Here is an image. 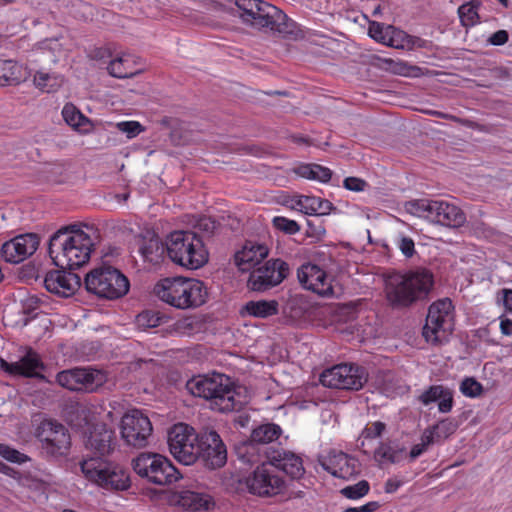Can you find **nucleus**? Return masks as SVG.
Instances as JSON below:
<instances>
[{
    "label": "nucleus",
    "instance_id": "f257e3e1",
    "mask_svg": "<svg viewBox=\"0 0 512 512\" xmlns=\"http://www.w3.org/2000/svg\"><path fill=\"white\" fill-rule=\"evenodd\" d=\"M93 248L94 242L87 232L69 226L52 235L48 254L57 267L75 270L88 263Z\"/></svg>",
    "mask_w": 512,
    "mask_h": 512
},
{
    "label": "nucleus",
    "instance_id": "f03ea898",
    "mask_svg": "<svg viewBox=\"0 0 512 512\" xmlns=\"http://www.w3.org/2000/svg\"><path fill=\"white\" fill-rule=\"evenodd\" d=\"M243 23L256 29H268L283 37H295L299 33L297 23L276 6L262 0H235Z\"/></svg>",
    "mask_w": 512,
    "mask_h": 512
},
{
    "label": "nucleus",
    "instance_id": "7ed1b4c3",
    "mask_svg": "<svg viewBox=\"0 0 512 512\" xmlns=\"http://www.w3.org/2000/svg\"><path fill=\"white\" fill-rule=\"evenodd\" d=\"M186 387L192 395L208 400L213 410L222 413L238 411L244 405L240 393L225 374L194 377L187 382Z\"/></svg>",
    "mask_w": 512,
    "mask_h": 512
},
{
    "label": "nucleus",
    "instance_id": "20e7f679",
    "mask_svg": "<svg viewBox=\"0 0 512 512\" xmlns=\"http://www.w3.org/2000/svg\"><path fill=\"white\" fill-rule=\"evenodd\" d=\"M433 284V274L425 268L396 274L389 277L386 282V297L393 306L408 307L416 301L424 299Z\"/></svg>",
    "mask_w": 512,
    "mask_h": 512
},
{
    "label": "nucleus",
    "instance_id": "39448f33",
    "mask_svg": "<svg viewBox=\"0 0 512 512\" xmlns=\"http://www.w3.org/2000/svg\"><path fill=\"white\" fill-rule=\"evenodd\" d=\"M154 293L163 302L182 310L200 307L208 296L202 281L184 277L160 280L154 287Z\"/></svg>",
    "mask_w": 512,
    "mask_h": 512
},
{
    "label": "nucleus",
    "instance_id": "423d86ee",
    "mask_svg": "<svg viewBox=\"0 0 512 512\" xmlns=\"http://www.w3.org/2000/svg\"><path fill=\"white\" fill-rule=\"evenodd\" d=\"M166 253L173 263L189 270L202 268L209 260L202 238L188 230L173 231L167 236Z\"/></svg>",
    "mask_w": 512,
    "mask_h": 512
},
{
    "label": "nucleus",
    "instance_id": "0eeeda50",
    "mask_svg": "<svg viewBox=\"0 0 512 512\" xmlns=\"http://www.w3.org/2000/svg\"><path fill=\"white\" fill-rule=\"evenodd\" d=\"M86 480L99 488L110 491H126L131 486L129 471L118 463L90 457L80 463Z\"/></svg>",
    "mask_w": 512,
    "mask_h": 512
},
{
    "label": "nucleus",
    "instance_id": "6e6552de",
    "mask_svg": "<svg viewBox=\"0 0 512 512\" xmlns=\"http://www.w3.org/2000/svg\"><path fill=\"white\" fill-rule=\"evenodd\" d=\"M84 284L89 293L108 300L123 297L130 288L128 278L120 270L109 265L92 269L86 274Z\"/></svg>",
    "mask_w": 512,
    "mask_h": 512
},
{
    "label": "nucleus",
    "instance_id": "1a4fd4ad",
    "mask_svg": "<svg viewBox=\"0 0 512 512\" xmlns=\"http://www.w3.org/2000/svg\"><path fill=\"white\" fill-rule=\"evenodd\" d=\"M133 469L140 477L156 485H169L181 478L171 461L156 453H141L133 460Z\"/></svg>",
    "mask_w": 512,
    "mask_h": 512
},
{
    "label": "nucleus",
    "instance_id": "9d476101",
    "mask_svg": "<svg viewBox=\"0 0 512 512\" xmlns=\"http://www.w3.org/2000/svg\"><path fill=\"white\" fill-rule=\"evenodd\" d=\"M454 306L449 298L439 299L429 307L423 336L433 344L447 341L453 331Z\"/></svg>",
    "mask_w": 512,
    "mask_h": 512
},
{
    "label": "nucleus",
    "instance_id": "9b49d317",
    "mask_svg": "<svg viewBox=\"0 0 512 512\" xmlns=\"http://www.w3.org/2000/svg\"><path fill=\"white\" fill-rule=\"evenodd\" d=\"M199 440L194 428L185 423L173 425L168 432L170 453L184 465H192L199 459Z\"/></svg>",
    "mask_w": 512,
    "mask_h": 512
},
{
    "label": "nucleus",
    "instance_id": "f8f14e48",
    "mask_svg": "<svg viewBox=\"0 0 512 512\" xmlns=\"http://www.w3.org/2000/svg\"><path fill=\"white\" fill-rule=\"evenodd\" d=\"M40 442L41 451L47 457H60L68 454L71 447V437L68 429L61 423L45 419L35 431Z\"/></svg>",
    "mask_w": 512,
    "mask_h": 512
},
{
    "label": "nucleus",
    "instance_id": "ddd939ff",
    "mask_svg": "<svg viewBox=\"0 0 512 512\" xmlns=\"http://www.w3.org/2000/svg\"><path fill=\"white\" fill-rule=\"evenodd\" d=\"M413 206L420 217L448 227H460L466 221L465 213L456 205L443 200H417Z\"/></svg>",
    "mask_w": 512,
    "mask_h": 512
},
{
    "label": "nucleus",
    "instance_id": "4468645a",
    "mask_svg": "<svg viewBox=\"0 0 512 512\" xmlns=\"http://www.w3.org/2000/svg\"><path fill=\"white\" fill-rule=\"evenodd\" d=\"M320 382L328 388L359 390L367 382V373L355 364H339L323 371Z\"/></svg>",
    "mask_w": 512,
    "mask_h": 512
},
{
    "label": "nucleus",
    "instance_id": "2eb2a0df",
    "mask_svg": "<svg viewBox=\"0 0 512 512\" xmlns=\"http://www.w3.org/2000/svg\"><path fill=\"white\" fill-rule=\"evenodd\" d=\"M153 431L149 418L140 410L133 409L121 420V436L127 445L142 448L147 445Z\"/></svg>",
    "mask_w": 512,
    "mask_h": 512
},
{
    "label": "nucleus",
    "instance_id": "dca6fc26",
    "mask_svg": "<svg viewBox=\"0 0 512 512\" xmlns=\"http://www.w3.org/2000/svg\"><path fill=\"white\" fill-rule=\"evenodd\" d=\"M289 265L281 259H270L264 265L253 269L248 287L253 291H266L279 285L289 275Z\"/></svg>",
    "mask_w": 512,
    "mask_h": 512
},
{
    "label": "nucleus",
    "instance_id": "f3484780",
    "mask_svg": "<svg viewBox=\"0 0 512 512\" xmlns=\"http://www.w3.org/2000/svg\"><path fill=\"white\" fill-rule=\"evenodd\" d=\"M245 482L250 493L261 497L278 495L285 486L284 480L275 473L269 462L257 466Z\"/></svg>",
    "mask_w": 512,
    "mask_h": 512
},
{
    "label": "nucleus",
    "instance_id": "a211bd4d",
    "mask_svg": "<svg viewBox=\"0 0 512 512\" xmlns=\"http://www.w3.org/2000/svg\"><path fill=\"white\" fill-rule=\"evenodd\" d=\"M199 459L210 469L220 468L227 460V450L216 431L204 432L198 443Z\"/></svg>",
    "mask_w": 512,
    "mask_h": 512
},
{
    "label": "nucleus",
    "instance_id": "6ab92c4d",
    "mask_svg": "<svg viewBox=\"0 0 512 512\" xmlns=\"http://www.w3.org/2000/svg\"><path fill=\"white\" fill-rule=\"evenodd\" d=\"M39 243V237L34 233L18 235L3 243L0 253L6 262L20 263L35 253Z\"/></svg>",
    "mask_w": 512,
    "mask_h": 512
},
{
    "label": "nucleus",
    "instance_id": "aec40b11",
    "mask_svg": "<svg viewBox=\"0 0 512 512\" xmlns=\"http://www.w3.org/2000/svg\"><path fill=\"white\" fill-rule=\"evenodd\" d=\"M0 367L12 376L44 379V375L40 373V370L45 368L44 363L40 355L31 347H26L25 354L16 362H7L2 359Z\"/></svg>",
    "mask_w": 512,
    "mask_h": 512
},
{
    "label": "nucleus",
    "instance_id": "412c9836",
    "mask_svg": "<svg viewBox=\"0 0 512 512\" xmlns=\"http://www.w3.org/2000/svg\"><path fill=\"white\" fill-rule=\"evenodd\" d=\"M297 277L305 289L316 294L327 296L333 292L326 272L315 264L306 263L301 265L297 271Z\"/></svg>",
    "mask_w": 512,
    "mask_h": 512
},
{
    "label": "nucleus",
    "instance_id": "4be33fe9",
    "mask_svg": "<svg viewBox=\"0 0 512 512\" xmlns=\"http://www.w3.org/2000/svg\"><path fill=\"white\" fill-rule=\"evenodd\" d=\"M265 457L272 467L283 471L292 479H299L305 472L302 458L291 451L283 449L266 450Z\"/></svg>",
    "mask_w": 512,
    "mask_h": 512
},
{
    "label": "nucleus",
    "instance_id": "5701e85b",
    "mask_svg": "<svg viewBox=\"0 0 512 512\" xmlns=\"http://www.w3.org/2000/svg\"><path fill=\"white\" fill-rule=\"evenodd\" d=\"M44 286L47 291L59 296L69 297L80 286V277L65 269L49 271L44 278Z\"/></svg>",
    "mask_w": 512,
    "mask_h": 512
},
{
    "label": "nucleus",
    "instance_id": "b1692460",
    "mask_svg": "<svg viewBox=\"0 0 512 512\" xmlns=\"http://www.w3.org/2000/svg\"><path fill=\"white\" fill-rule=\"evenodd\" d=\"M94 371L85 368H74L57 374L58 384L71 391H92L97 385Z\"/></svg>",
    "mask_w": 512,
    "mask_h": 512
},
{
    "label": "nucleus",
    "instance_id": "393cba45",
    "mask_svg": "<svg viewBox=\"0 0 512 512\" xmlns=\"http://www.w3.org/2000/svg\"><path fill=\"white\" fill-rule=\"evenodd\" d=\"M323 468L331 475L350 479L358 474V460L344 452H331L322 462Z\"/></svg>",
    "mask_w": 512,
    "mask_h": 512
},
{
    "label": "nucleus",
    "instance_id": "a878e982",
    "mask_svg": "<svg viewBox=\"0 0 512 512\" xmlns=\"http://www.w3.org/2000/svg\"><path fill=\"white\" fill-rule=\"evenodd\" d=\"M417 401L423 406L437 402L440 413H449L454 406V392L441 384L430 385L417 396Z\"/></svg>",
    "mask_w": 512,
    "mask_h": 512
},
{
    "label": "nucleus",
    "instance_id": "bb28decb",
    "mask_svg": "<svg viewBox=\"0 0 512 512\" xmlns=\"http://www.w3.org/2000/svg\"><path fill=\"white\" fill-rule=\"evenodd\" d=\"M266 245L247 241L242 249L235 254V264L245 272L259 265L267 256Z\"/></svg>",
    "mask_w": 512,
    "mask_h": 512
},
{
    "label": "nucleus",
    "instance_id": "cd10ccee",
    "mask_svg": "<svg viewBox=\"0 0 512 512\" xmlns=\"http://www.w3.org/2000/svg\"><path fill=\"white\" fill-rule=\"evenodd\" d=\"M87 448L100 456L110 454L116 446V437L113 430L106 425L96 426L86 441Z\"/></svg>",
    "mask_w": 512,
    "mask_h": 512
},
{
    "label": "nucleus",
    "instance_id": "c85d7f7f",
    "mask_svg": "<svg viewBox=\"0 0 512 512\" xmlns=\"http://www.w3.org/2000/svg\"><path fill=\"white\" fill-rule=\"evenodd\" d=\"M176 503L185 510L193 512L208 511L215 505L209 494L191 490L180 491L176 496Z\"/></svg>",
    "mask_w": 512,
    "mask_h": 512
},
{
    "label": "nucleus",
    "instance_id": "c756f323",
    "mask_svg": "<svg viewBox=\"0 0 512 512\" xmlns=\"http://www.w3.org/2000/svg\"><path fill=\"white\" fill-rule=\"evenodd\" d=\"M388 29L390 34L389 38H387V46L408 51L415 48L427 47V41L425 39L410 35L407 32L392 25H388Z\"/></svg>",
    "mask_w": 512,
    "mask_h": 512
},
{
    "label": "nucleus",
    "instance_id": "7c9ffc66",
    "mask_svg": "<svg viewBox=\"0 0 512 512\" xmlns=\"http://www.w3.org/2000/svg\"><path fill=\"white\" fill-rule=\"evenodd\" d=\"M26 68L15 60L0 59V87L14 86L27 79Z\"/></svg>",
    "mask_w": 512,
    "mask_h": 512
},
{
    "label": "nucleus",
    "instance_id": "2f4dec72",
    "mask_svg": "<svg viewBox=\"0 0 512 512\" xmlns=\"http://www.w3.org/2000/svg\"><path fill=\"white\" fill-rule=\"evenodd\" d=\"M298 209L307 215H325L333 209V204L316 196H300L296 201Z\"/></svg>",
    "mask_w": 512,
    "mask_h": 512
},
{
    "label": "nucleus",
    "instance_id": "473e14b6",
    "mask_svg": "<svg viewBox=\"0 0 512 512\" xmlns=\"http://www.w3.org/2000/svg\"><path fill=\"white\" fill-rule=\"evenodd\" d=\"M293 173L299 177L327 183L332 177V171L319 164L303 163L292 169Z\"/></svg>",
    "mask_w": 512,
    "mask_h": 512
},
{
    "label": "nucleus",
    "instance_id": "72a5a7b5",
    "mask_svg": "<svg viewBox=\"0 0 512 512\" xmlns=\"http://www.w3.org/2000/svg\"><path fill=\"white\" fill-rule=\"evenodd\" d=\"M134 60L131 55L124 54L110 61L107 69L111 76L116 78H130L138 74L140 69L133 66Z\"/></svg>",
    "mask_w": 512,
    "mask_h": 512
},
{
    "label": "nucleus",
    "instance_id": "f704fd0d",
    "mask_svg": "<svg viewBox=\"0 0 512 512\" xmlns=\"http://www.w3.org/2000/svg\"><path fill=\"white\" fill-rule=\"evenodd\" d=\"M61 114L66 124L74 130L89 131L90 120L74 104L66 103Z\"/></svg>",
    "mask_w": 512,
    "mask_h": 512
},
{
    "label": "nucleus",
    "instance_id": "c9c22d12",
    "mask_svg": "<svg viewBox=\"0 0 512 512\" xmlns=\"http://www.w3.org/2000/svg\"><path fill=\"white\" fill-rule=\"evenodd\" d=\"M282 434V429L274 423L261 424L251 432V439L261 447L265 444L276 441Z\"/></svg>",
    "mask_w": 512,
    "mask_h": 512
},
{
    "label": "nucleus",
    "instance_id": "e433bc0d",
    "mask_svg": "<svg viewBox=\"0 0 512 512\" xmlns=\"http://www.w3.org/2000/svg\"><path fill=\"white\" fill-rule=\"evenodd\" d=\"M266 450L269 449H263L258 443L250 438L248 441L237 446L236 453L242 462L252 465L261 461L262 455H265Z\"/></svg>",
    "mask_w": 512,
    "mask_h": 512
},
{
    "label": "nucleus",
    "instance_id": "4c0bfd02",
    "mask_svg": "<svg viewBox=\"0 0 512 512\" xmlns=\"http://www.w3.org/2000/svg\"><path fill=\"white\" fill-rule=\"evenodd\" d=\"M244 309L250 316L267 318L278 313V303L275 300L249 301Z\"/></svg>",
    "mask_w": 512,
    "mask_h": 512
},
{
    "label": "nucleus",
    "instance_id": "58836bf2",
    "mask_svg": "<svg viewBox=\"0 0 512 512\" xmlns=\"http://www.w3.org/2000/svg\"><path fill=\"white\" fill-rule=\"evenodd\" d=\"M34 85L42 92L51 93L57 91L63 84V77L56 73L36 72Z\"/></svg>",
    "mask_w": 512,
    "mask_h": 512
},
{
    "label": "nucleus",
    "instance_id": "ea45409f",
    "mask_svg": "<svg viewBox=\"0 0 512 512\" xmlns=\"http://www.w3.org/2000/svg\"><path fill=\"white\" fill-rule=\"evenodd\" d=\"M140 251L146 261L158 264L166 252V242L163 243L158 239H150L141 247Z\"/></svg>",
    "mask_w": 512,
    "mask_h": 512
},
{
    "label": "nucleus",
    "instance_id": "a19ab883",
    "mask_svg": "<svg viewBox=\"0 0 512 512\" xmlns=\"http://www.w3.org/2000/svg\"><path fill=\"white\" fill-rule=\"evenodd\" d=\"M403 449H396L390 443L380 442L374 451V457L379 462L398 463L402 457Z\"/></svg>",
    "mask_w": 512,
    "mask_h": 512
},
{
    "label": "nucleus",
    "instance_id": "79ce46f5",
    "mask_svg": "<svg viewBox=\"0 0 512 512\" xmlns=\"http://www.w3.org/2000/svg\"><path fill=\"white\" fill-rule=\"evenodd\" d=\"M385 430L386 424L384 422L374 421L367 423L359 437L360 445L364 447L367 441L381 437Z\"/></svg>",
    "mask_w": 512,
    "mask_h": 512
},
{
    "label": "nucleus",
    "instance_id": "37998d69",
    "mask_svg": "<svg viewBox=\"0 0 512 512\" xmlns=\"http://www.w3.org/2000/svg\"><path fill=\"white\" fill-rule=\"evenodd\" d=\"M0 456L8 462L24 464L30 461V457L7 444L0 443Z\"/></svg>",
    "mask_w": 512,
    "mask_h": 512
},
{
    "label": "nucleus",
    "instance_id": "c03bdc74",
    "mask_svg": "<svg viewBox=\"0 0 512 512\" xmlns=\"http://www.w3.org/2000/svg\"><path fill=\"white\" fill-rule=\"evenodd\" d=\"M369 490V483L366 480H361L354 485L344 487L341 494L348 499L357 500L368 494Z\"/></svg>",
    "mask_w": 512,
    "mask_h": 512
},
{
    "label": "nucleus",
    "instance_id": "a18cd8bd",
    "mask_svg": "<svg viewBox=\"0 0 512 512\" xmlns=\"http://www.w3.org/2000/svg\"><path fill=\"white\" fill-rule=\"evenodd\" d=\"M275 229L288 235H294L301 229L300 225L295 221L283 216H275L272 220Z\"/></svg>",
    "mask_w": 512,
    "mask_h": 512
},
{
    "label": "nucleus",
    "instance_id": "49530a36",
    "mask_svg": "<svg viewBox=\"0 0 512 512\" xmlns=\"http://www.w3.org/2000/svg\"><path fill=\"white\" fill-rule=\"evenodd\" d=\"M460 392L470 398H476L483 392V386L473 377H466L460 384Z\"/></svg>",
    "mask_w": 512,
    "mask_h": 512
},
{
    "label": "nucleus",
    "instance_id": "de8ad7c7",
    "mask_svg": "<svg viewBox=\"0 0 512 512\" xmlns=\"http://www.w3.org/2000/svg\"><path fill=\"white\" fill-rule=\"evenodd\" d=\"M368 34L372 39L386 45L390 32L388 25L384 26L383 24L374 21L369 24Z\"/></svg>",
    "mask_w": 512,
    "mask_h": 512
},
{
    "label": "nucleus",
    "instance_id": "09e8293b",
    "mask_svg": "<svg viewBox=\"0 0 512 512\" xmlns=\"http://www.w3.org/2000/svg\"><path fill=\"white\" fill-rule=\"evenodd\" d=\"M136 320L139 326L144 328H152L160 324L161 316L155 311L146 310L138 314Z\"/></svg>",
    "mask_w": 512,
    "mask_h": 512
},
{
    "label": "nucleus",
    "instance_id": "8fccbe9b",
    "mask_svg": "<svg viewBox=\"0 0 512 512\" xmlns=\"http://www.w3.org/2000/svg\"><path fill=\"white\" fill-rule=\"evenodd\" d=\"M458 14L463 25H473L476 23L478 13L476 8L470 4H463L458 8Z\"/></svg>",
    "mask_w": 512,
    "mask_h": 512
},
{
    "label": "nucleus",
    "instance_id": "3c124183",
    "mask_svg": "<svg viewBox=\"0 0 512 512\" xmlns=\"http://www.w3.org/2000/svg\"><path fill=\"white\" fill-rule=\"evenodd\" d=\"M433 429L435 430L436 437L438 439H445L455 432L456 426L451 420L446 419L434 425Z\"/></svg>",
    "mask_w": 512,
    "mask_h": 512
},
{
    "label": "nucleus",
    "instance_id": "603ef678",
    "mask_svg": "<svg viewBox=\"0 0 512 512\" xmlns=\"http://www.w3.org/2000/svg\"><path fill=\"white\" fill-rule=\"evenodd\" d=\"M397 247L406 258H411L416 253L413 239L407 236L400 237Z\"/></svg>",
    "mask_w": 512,
    "mask_h": 512
},
{
    "label": "nucleus",
    "instance_id": "864d4df0",
    "mask_svg": "<svg viewBox=\"0 0 512 512\" xmlns=\"http://www.w3.org/2000/svg\"><path fill=\"white\" fill-rule=\"evenodd\" d=\"M120 131L125 132L128 137L132 138L137 136L143 131L141 124L137 121H123L118 123Z\"/></svg>",
    "mask_w": 512,
    "mask_h": 512
},
{
    "label": "nucleus",
    "instance_id": "5fc2aeb1",
    "mask_svg": "<svg viewBox=\"0 0 512 512\" xmlns=\"http://www.w3.org/2000/svg\"><path fill=\"white\" fill-rule=\"evenodd\" d=\"M87 55L92 60L101 61L109 59L112 56V51L109 47L106 46L93 47L88 51Z\"/></svg>",
    "mask_w": 512,
    "mask_h": 512
},
{
    "label": "nucleus",
    "instance_id": "6e6d98bb",
    "mask_svg": "<svg viewBox=\"0 0 512 512\" xmlns=\"http://www.w3.org/2000/svg\"><path fill=\"white\" fill-rule=\"evenodd\" d=\"M343 185L350 191L360 192L364 190L366 182L357 177H347L344 179Z\"/></svg>",
    "mask_w": 512,
    "mask_h": 512
},
{
    "label": "nucleus",
    "instance_id": "4d7b16f0",
    "mask_svg": "<svg viewBox=\"0 0 512 512\" xmlns=\"http://www.w3.org/2000/svg\"><path fill=\"white\" fill-rule=\"evenodd\" d=\"M406 483V480L399 476H393L387 479L385 482L384 490L386 493H395L401 486Z\"/></svg>",
    "mask_w": 512,
    "mask_h": 512
},
{
    "label": "nucleus",
    "instance_id": "13d9d810",
    "mask_svg": "<svg viewBox=\"0 0 512 512\" xmlns=\"http://www.w3.org/2000/svg\"><path fill=\"white\" fill-rule=\"evenodd\" d=\"M508 39L509 34L506 30H498L489 37L488 42L494 46H501L507 43Z\"/></svg>",
    "mask_w": 512,
    "mask_h": 512
},
{
    "label": "nucleus",
    "instance_id": "bf43d9fd",
    "mask_svg": "<svg viewBox=\"0 0 512 512\" xmlns=\"http://www.w3.org/2000/svg\"><path fill=\"white\" fill-rule=\"evenodd\" d=\"M438 438L436 437L435 430L432 428L426 429L421 436V443L428 448L431 444H433Z\"/></svg>",
    "mask_w": 512,
    "mask_h": 512
},
{
    "label": "nucleus",
    "instance_id": "052dcab7",
    "mask_svg": "<svg viewBox=\"0 0 512 512\" xmlns=\"http://www.w3.org/2000/svg\"><path fill=\"white\" fill-rule=\"evenodd\" d=\"M426 450L427 448L422 443L413 445L409 453L410 460H415L416 458L421 456Z\"/></svg>",
    "mask_w": 512,
    "mask_h": 512
},
{
    "label": "nucleus",
    "instance_id": "680f3d73",
    "mask_svg": "<svg viewBox=\"0 0 512 512\" xmlns=\"http://www.w3.org/2000/svg\"><path fill=\"white\" fill-rule=\"evenodd\" d=\"M0 473L9 476L11 478L17 479L19 478V472L14 468L8 466L7 464L0 461Z\"/></svg>",
    "mask_w": 512,
    "mask_h": 512
},
{
    "label": "nucleus",
    "instance_id": "e2e57ef3",
    "mask_svg": "<svg viewBox=\"0 0 512 512\" xmlns=\"http://www.w3.org/2000/svg\"><path fill=\"white\" fill-rule=\"evenodd\" d=\"M502 294V300L505 309L508 311H512V289H503Z\"/></svg>",
    "mask_w": 512,
    "mask_h": 512
},
{
    "label": "nucleus",
    "instance_id": "0e129e2a",
    "mask_svg": "<svg viewBox=\"0 0 512 512\" xmlns=\"http://www.w3.org/2000/svg\"><path fill=\"white\" fill-rule=\"evenodd\" d=\"M500 331L503 335H512V320L508 318L502 319L500 322Z\"/></svg>",
    "mask_w": 512,
    "mask_h": 512
},
{
    "label": "nucleus",
    "instance_id": "69168bd1",
    "mask_svg": "<svg viewBox=\"0 0 512 512\" xmlns=\"http://www.w3.org/2000/svg\"><path fill=\"white\" fill-rule=\"evenodd\" d=\"M429 113L431 115H434V116H437V117H440V118H443V119H450V120H454V121L457 120V118L455 116H451V115L445 114L443 112L432 111V112H429Z\"/></svg>",
    "mask_w": 512,
    "mask_h": 512
},
{
    "label": "nucleus",
    "instance_id": "338daca9",
    "mask_svg": "<svg viewBox=\"0 0 512 512\" xmlns=\"http://www.w3.org/2000/svg\"><path fill=\"white\" fill-rule=\"evenodd\" d=\"M199 226L204 230H209L210 228H214V222H211L209 219H203Z\"/></svg>",
    "mask_w": 512,
    "mask_h": 512
},
{
    "label": "nucleus",
    "instance_id": "774afa93",
    "mask_svg": "<svg viewBox=\"0 0 512 512\" xmlns=\"http://www.w3.org/2000/svg\"><path fill=\"white\" fill-rule=\"evenodd\" d=\"M367 512H374L379 508L378 502L372 501L365 504Z\"/></svg>",
    "mask_w": 512,
    "mask_h": 512
}]
</instances>
